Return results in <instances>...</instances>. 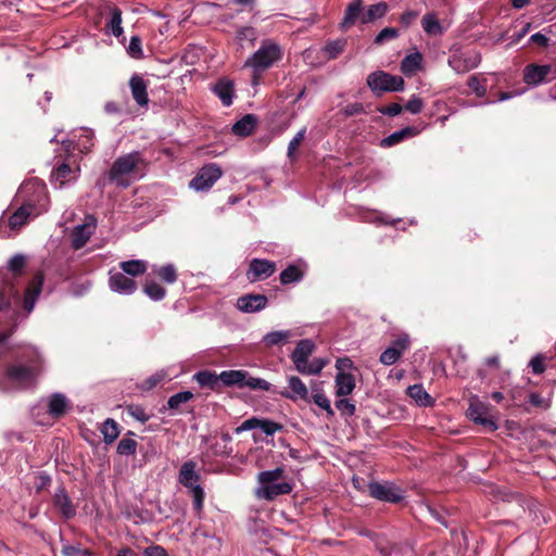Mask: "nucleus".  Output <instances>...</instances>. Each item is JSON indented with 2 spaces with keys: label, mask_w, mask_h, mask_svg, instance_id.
Returning <instances> with one entry per match:
<instances>
[{
  "label": "nucleus",
  "mask_w": 556,
  "mask_h": 556,
  "mask_svg": "<svg viewBox=\"0 0 556 556\" xmlns=\"http://www.w3.org/2000/svg\"><path fill=\"white\" fill-rule=\"evenodd\" d=\"M54 505L60 509L65 518H71L75 515V508L63 489H60L54 494Z\"/></svg>",
  "instance_id": "2f4dec72"
},
{
  "label": "nucleus",
  "mask_w": 556,
  "mask_h": 556,
  "mask_svg": "<svg viewBox=\"0 0 556 556\" xmlns=\"http://www.w3.org/2000/svg\"><path fill=\"white\" fill-rule=\"evenodd\" d=\"M346 46V40L337 39L329 41L324 48L323 51L328 56V59H336L339 54H341Z\"/></svg>",
  "instance_id": "a18cd8bd"
},
{
  "label": "nucleus",
  "mask_w": 556,
  "mask_h": 556,
  "mask_svg": "<svg viewBox=\"0 0 556 556\" xmlns=\"http://www.w3.org/2000/svg\"><path fill=\"white\" fill-rule=\"evenodd\" d=\"M389 10V7L386 2H378L376 4L370 5L366 13L362 15L361 23L368 24L378 18L383 17Z\"/></svg>",
  "instance_id": "473e14b6"
},
{
  "label": "nucleus",
  "mask_w": 556,
  "mask_h": 556,
  "mask_svg": "<svg viewBox=\"0 0 556 556\" xmlns=\"http://www.w3.org/2000/svg\"><path fill=\"white\" fill-rule=\"evenodd\" d=\"M315 350V343L309 339H304L298 342L294 351L291 354V359L295 369L302 375H318L328 361L326 358H314L308 362V357Z\"/></svg>",
  "instance_id": "423d86ee"
},
{
  "label": "nucleus",
  "mask_w": 556,
  "mask_h": 556,
  "mask_svg": "<svg viewBox=\"0 0 556 556\" xmlns=\"http://www.w3.org/2000/svg\"><path fill=\"white\" fill-rule=\"evenodd\" d=\"M97 228V218L93 215H86L84 222L72 230V247L79 250L88 242Z\"/></svg>",
  "instance_id": "4468645a"
},
{
  "label": "nucleus",
  "mask_w": 556,
  "mask_h": 556,
  "mask_svg": "<svg viewBox=\"0 0 556 556\" xmlns=\"http://www.w3.org/2000/svg\"><path fill=\"white\" fill-rule=\"evenodd\" d=\"M303 278L302 270L295 265H289L280 273V281L282 285L299 282Z\"/></svg>",
  "instance_id": "79ce46f5"
},
{
  "label": "nucleus",
  "mask_w": 556,
  "mask_h": 556,
  "mask_svg": "<svg viewBox=\"0 0 556 556\" xmlns=\"http://www.w3.org/2000/svg\"><path fill=\"white\" fill-rule=\"evenodd\" d=\"M42 369L43 359L39 351L34 346L25 348L0 378V391L14 392L33 387Z\"/></svg>",
  "instance_id": "f257e3e1"
},
{
  "label": "nucleus",
  "mask_w": 556,
  "mask_h": 556,
  "mask_svg": "<svg viewBox=\"0 0 556 556\" xmlns=\"http://www.w3.org/2000/svg\"><path fill=\"white\" fill-rule=\"evenodd\" d=\"M167 378V372L165 370H160L150 376L144 382L143 387L147 390L153 389L156 387L160 382L164 381Z\"/></svg>",
  "instance_id": "4d7b16f0"
},
{
  "label": "nucleus",
  "mask_w": 556,
  "mask_h": 556,
  "mask_svg": "<svg viewBox=\"0 0 556 556\" xmlns=\"http://www.w3.org/2000/svg\"><path fill=\"white\" fill-rule=\"evenodd\" d=\"M468 87L479 98H482L486 94L485 78L481 79L480 77L473 75L468 79Z\"/></svg>",
  "instance_id": "603ef678"
},
{
  "label": "nucleus",
  "mask_w": 556,
  "mask_h": 556,
  "mask_svg": "<svg viewBox=\"0 0 556 556\" xmlns=\"http://www.w3.org/2000/svg\"><path fill=\"white\" fill-rule=\"evenodd\" d=\"M291 336L292 333L290 330L270 331L263 337L262 341L266 346L270 348L286 343L291 338Z\"/></svg>",
  "instance_id": "c9c22d12"
},
{
  "label": "nucleus",
  "mask_w": 556,
  "mask_h": 556,
  "mask_svg": "<svg viewBox=\"0 0 556 556\" xmlns=\"http://www.w3.org/2000/svg\"><path fill=\"white\" fill-rule=\"evenodd\" d=\"M378 111L388 116H396L403 111V106L399 103H392L388 106H381Z\"/></svg>",
  "instance_id": "338daca9"
},
{
  "label": "nucleus",
  "mask_w": 556,
  "mask_h": 556,
  "mask_svg": "<svg viewBox=\"0 0 556 556\" xmlns=\"http://www.w3.org/2000/svg\"><path fill=\"white\" fill-rule=\"evenodd\" d=\"M267 298L263 294H245L237 300V308L242 313H257L267 305Z\"/></svg>",
  "instance_id": "a211bd4d"
},
{
  "label": "nucleus",
  "mask_w": 556,
  "mask_h": 556,
  "mask_svg": "<svg viewBox=\"0 0 556 556\" xmlns=\"http://www.w3.org/2000/svg\"><path fill=\"white\" fill-rule=\"evenodd\" d=\"M76 139V149L81 153H88L93 147L94 134L89 128H80L77 134L74 135Z\"/></svg>",
  "instance_id": "c85d7f7f"
},
{
  "label": "nucleus",
  "mask_w": 556,
  "mask_h": 556,
  "mask_svg": "<svg viewBox=\"0 0 556 556\" xmlns=\"http://www.w3.org/2000/svg\"><path fill=\"white\" fill-rule=\"evenodd\" d=\"M479 60L476 58L471 63L467 59L458 55H453L448 59V65L456 73H465L477 66Z\"/></svg>",
  "instance_id": "a19ab883"
},
{
  "label": "nucleus",
  "mask_w": 556,
  "mask_h": 556,
  "mask_svg": "<svg viewBox=\"0 0 556 556\" xmlns=\"http://www.w3.org/2000/svg\"><path fill=\"white\" fill-rule=\"evenodd\" d=\"M78 168L73 169L67 164L63 163L58 166L51 175V182L55 188H62L65 184L73 181L77 178Z\"/></svg>",
  "instance_id": "aec40b11"
},
{
  "label": "nucleus",
  "mask_w": 556,
  "mask_h": 556,
  "mask_svg": "<svg viewBox=\"0 0 556 556\" xmlns=\"http://www.w3.org/2000/svg\"><path fill=\"white\" fill-rule=\"evenodd\" d=\"M101 432L103 434V441L106 444L113 443L117 437L119 435L118 425L117 422L112 419L108 418L101 427Z\"/></svg>",
  "instance_id": "ea45409f"
},
{
  "label": "nucleus",
  "mask_w": 556,
  "mask_h": 556,
  "mask_svg": "<svg viewBox=\"0 0 556 556\" xmlns=\"http://www.w3.org/2000/svg\"><path fill=\"white\" fill-rule=\"evenodd\" d=\"M409 346V337L407 334L400 336L391 346L386 349L380 355V362L383 365L390 366L397 362L401 355Z\"/></svg>",
  "instance_id": "2eb2a0df"
},
{
  "label": "nucleus",
  "mask_w": 556,
  "mask_h": 556,
  "mask_svg": "<svg viewBox=\"0 0 556 556\" xmlns=\"http://www.w3.org/2000/svg\"><path fill=\"white\" fill-rule=\"evenodd\" d=\"M129 87L131 90V96L136 103L140 106H144L149 102L148 97V85L143 80L142 77L138 75H134L129 80Z\"/></svg>",
  "instance_id": "4be33fe9"
},
{
  "label": "nucleus",
  "mask_w": 556,
  "mask_h": 556,
  "mask_svg": "<svg viewBox=\"0 0 556 556\" xmlns=\"http://www.w3.org/2000/svg\"><path fill=\"white\" fill-rule=\"evenodd\" d=\"M245 378L244 388H249L250 390H270L271 384L265 379L252 377L248 371Z\"/></svg>",
  "instance_id": "3c124183"
},
{
  "label": "nucleus",
  "mask_w": 556,
  "mask_h": 556,
  "mask_svg": "<svg viewBox=\"0 0 556 556\" xmlns=\"http://www.w3.org/2000/svg\"><path fill=\"white\" fill-rule=\"evenodd\" d=\"M399 37V31L394 27H386L375 37V43L381 45L387 40L395 39Z\"/></svg>",
  "instance_id": "5fc2aeb1"
},
{
  "label": "nucleus",
  "mask_w": 556,
  "mask_h": 556,
  "mask_svg": "<svg viewBox=\"0 0 556 556\" xmlns=\"http://www.w3.org/2000/svg\"><path fill=\"white\" fill-rule=\"evenodd\" d=\"M17 197L23 200L22 205L36 217L48 210L46 185L37 178L25 181L20 187Z\"/></svg>",
  "instance_id": "39448f33"
},
{
  "label": "nucleus",
  "mask_w": 556,
  "mask_h": 556,
  "mask_svg": "<svg viewBox=\"0 0 556 556\" xmlns=\"http://www.w3.org/2000/svg\"><path fill=\"white\" fill-rule=\"evenodd\" d=\"M422 61V55L420 52H414L406 55L401 62V71L405 75H410L415 73Z\"/></svg>",
  "instance_id": "f704fd0d"
},
{
  "label": "nucleus",
  "mask_w": 556,
  "mask_h": 556,
  "mask_svg": "<svg viewBox=\"0 0 556 556\" xmlns=\"http://www.w3.org/2000/svg\"><path fill=\"white\" fill-rule=\"evenodd\" d=\"M153 273L157 275L164 282L169 285L177 280V271L173 264L153 267Z\"/></svg>",
  "instance_id": "37998d69"
},
{
  "label": "nucleus",
  "mask_w": 556,
  "mask_h": 556,
  "mask_svg": "<svg viewBox=\"0 0 556 556\" xmlns=\"http://www.w3.org/2000/svg\"><path fill=\"white\" fill-rule=\"evenodd\" d=\"M283 51L280 45L266 39L260 48L244 62V67L252 71V85L260 84L261 75L282 59Z\"/></svg>",
  "instance_id": "7ed1b4c3"
},
{
  "label": "nucleus",
  "mask_w": 556,
  "mask_h": 556,
  "mask_svg": "<svg viewBox=\"0 0 556 556\" xmlns=\"http://www.w3.org/2000/svg\"><path fill=\"white\" fill-rule=\"evenodd\" d=\"M419 134V130L416 127H405L403 129H400L397 131L392 132L388 137L383 138L381 140L380 146L383 148H389L392 146H395L403 141L404 139L415 137Z\"/></svg>",
  "instance_id": "bb28decb"
},
{
  "label": "nucleus",
  "mask_w": 556,
  "mask_h": 556,
  "mask_svg": "<svg viewBox=\"0 0 556 556\" xmlns=\"http://www.w3.org/2000/svg\"><path fill=\"white\" fill-rule=\"evenodd\" d=\"M292 489V484L286 479L285 469L277 467L257 475L255 496L260 500L274 501L279 495L289 494Z\"/></svg>",
  "instance_id": "20e7f679"
},
{
  "label": "nucleus",
  "mask_w": 556,
  "mask_h": 556,
  "mask_svg": "<svg viewBox=\"0 0 556 556\" xmlns=\"http://www.w3.org/2000/svg\"><path fill=\"white\" fill-rule=\"evenodd\" d=\"M194 379L201 387H206L212 390L215 389L218 381L220 380L219 376L212 374L210 371H206V370L197 372L194 375Z\"/></svg>",
  "instance_id": "c03bdc74"
},
{
  "label": "nucleus",
  "mask_w": 556,
  "mask_h": 556,
  "mask_svg": "<svg viewBox=\"0 0 556 556\" xmlns=\"http://www.w3.org/2000/svg\"><path fill=\"white\" fill-rule=\"evenodd\" d=\"M257 39V31L255 28L251 26L241 27L237 31V40L240 42L242 47H244V42L248 41L251 46L255 43Z\"/></svg>",
  "instance_id": "49530a36"
},
{
  "label": "nucleus",
  "mask_w": 556,
  "mask_h": 556,
  "mask_svg": "<svg viewBox=\"0 0 556 556\" xmlns=\"http://www.w3.org/2000/svg\"><path fill=\"white\" fill-rule=\"evenodd\" d=\"M143 291L153 301H160L164 299L166 294L165 288H163L162 286L154 281L147 282L143 288Z\"/></svg>",
  "instance_id": "de8ad7c7"
},
{
  "label": "nucleus",
  "mask_w": 556,
  "mask_h": 556,
  "mask_svg": "<svg viewBox=\"0 0 556 556\" xmlns=\"http://www.w3.org/2000/svg\"><path fill=\"white\" fill-rule=\"evenodd\" d=\"M544 357L541 354H536L533 356L529 362V367L531 368L532 372L535 375L543 374L545 371L544 366Z\"/></svg>",
  "instance_id": "e2e57ef3"
},
{
  "label": "nucleus",
  "mask_w": 556,
  "mask_h": 556,
  "mask_svg": "<svg viewBox=\"0 0 556 556\" xmlns=\"http://www.w3.org/2000/svg\"><path fill=\"white\" fill-rule=\"evenodd\" d=\"M43 279L45 277L41 273L36 274L31 283L26 289L24 296V307L28 314L34 309L36 301L41 293Z\"/></svg>",
  "instance_id": "6ab92c4d"
},
{
  "label": "nucleus",
  "mask_w": 556,
  "mask_h": 556,
  "mask_svg": "<svg viewBox=\"0 0 556 556\" xmlns=\"http://www.w3.org/2000/svg\"><path fill=\"white\" fill-rule=\"evenodd\" d=\"M266 435H273L281 430L282 426L278 422L268 419H260L258 427Z\"/></svg>",
  "instance_id": "6e6d98bb"
},
{
  "label": "nucleus",
  "mask_w": 556,
  "mask_h": 556,
  "mask_svg": "<svg viewBox=\"0 0 556 556\" xmlns=\"http://www.w3.org/2000/svg\"><path fill=\"white\" fill-rule=\"evenodd\" d=\"M213 91L225 106L231 105L235 96L233 83L231 80L226 78L219 79L213 87Z\"/></svg>",
  "instance_id": "a878e982"
},
{
  "label": "nucleus",
  "mask_w": 556,
  "mask_h": 556,
  "mask_svg": "<svg viewBox=\"0 0 556 556\" xmlns=\"http://www.w3.org/2000/svg\"><path fill=\"white\" fill-rule=\"evenodd\" d=\"M178 480L184 486L191 491L193 507L200 513L203 508L204 491L199 484L200 475L197 471V464L192 460L184 463L179 470Z\"/></svg>",
  "instance_id": "6e6552de"
},
{
  "label": "nucleus",
  "mask_w": 556,
  "mask_h": 556,
  "mask_svg": "<svg viewBox=\"0 0 556 556\" xmlns=\"http://www.w3.org/2000/svg\"><path fill=\"white\" fill-rule=\"evenodd\" d=\"M529 402L539 408L547 409L551 405L549 401L542 397L539 393H531L529 395Z\"/></svg>",
  "instance_id": "69168bd1"
},
{
  "label": "nucleus",
  "mask_w": 556,
  "mask_h": 556,
  "mask_svg": "<svg viewBox=\"0 0 556 556\" xmlns=\"http://www.w3.org/2000/svg\"><path fill=\"white\" fill-rule=\"evenodd\" d=\"M405 109L412 114H418L424 109V101L421 100V98L414 94L406 103Z\"/></svg>",
  "instance_id": "680f3d73"
},
{
  "label": "nucleus",
  "mask_w": 556,
  "mask_h": 556,
  "mask_svg": "<svg viewBox=\"0 0 556 556\" xmlns=\"http://www.w3.org/2000/svg\"><path fill=\"white\" fill-rule=\"evenodd\" d=\"M551 70L549 65H528L525 68L523 79L528 85L536 86L545 79Z\"/></svg>",
  "instance_id": "b1692460"
},
{
  "label": "nucleus",
  "mask_w": 556,
  "mask_h": 556,
  "mask_svg": "<svg viewBox=\"0 0 556 556\" xmlns=\"http://www.w3.org/2000/svg\"><path fill=\"white\" fill-rule=\"evenodd\" d=\"M260 419L256 417L249 418L244 420L239 427L235 429L237 434H240L243 431L256 429L258 427Z\"/></svg>",
  "instance_id": "0e129e2a"
},
{
  "label": "nucleus",
  "mask_w": 556,
  "mask_h": 556,
  "mask_svg": "<svg viewBox=\"0 0 556 556\" xmlns=\"http://www.w3.org/2000/svg\"><path fill=\"white\" fill-rule=\"evenodd\" d=\"M367 85L375 94L379 96L383 92L402 91L405 84L401 76L377 71L367 77Z\"/></svg>",
  "instance_id": "1a4fd4ad"
},
{
  "label": "nucleus",
  "mask_w": 556,
  "mask_h": 556,
  "mask_svg": "<svg viewBox=\"0 0 556 556\" xmlns=\"http://www.w3.org/2000/svg\"><path fill=\"white\" fill-rule=\"evenodd\" d=\"M336 395L345 396L353 392L355 379L351 374L338 372L336 376Z\"/></svg>",
  "instance_id": "cd10ccee"
},
{
  "label": "nucleus",
  "mask_w": 556,
  "mask_h": 556,
  "mask_svg": "<svg viewBox=\"0 0 556 556\" xmlns=\"http://www.w3.org/2000/svg\"><path fill=\"white\" fill-rule=\"evenodd\" d=\"M26 207L21 205L11 216L8 218L2 215L0 217V237L11 238L18 233L21 229L28 223L29 219L35 218Z\"/></svg>",
  "instance_id": "9d476101"
},
{
  "label": "nucleus",
  "mask_w": 556,
  "mask_h": 556,
  "mask_svg": "<svg viewBox=\"0 0 556 556\" xmlns=\"http://www.w3.org/2000/svg\"><path fill=\"white\" fill-rule=\"evenodd\" d=\"M489 405L481 402L477 396H472L467 409V416L475 422L485 427L490 431H495L497 426L494 420L489 418Z\"/></svg>",
  "instance_id": "f8f14e48"
},
{
  "label": "nucleus",
  "mask_w": 556,
  "mask_h": 556,
  "mask_svg": "<svg viewBox=\"0 0 556 556\" xmlns=\"http://www.w3.org/2000/svg\"><path fill=\"white\" fill-rule=\"evenodd\" d=\"M25 264L23 255H14L8 263V267L0 270V309L10 305L12 296L17 294L14 282L18 278Z\"/></svg>",
  "instance_id": "0eeeda50"
},
{
  "label": "nucleus",
  "mask_w": 556,
  "mask_h": 556,
  "mask_svg": "<svg viewBox=\"0 0 556 556\" xmlns=\"http://www.w3.org/2000/svg\"><path fill=\"white\" fill-rule=\"evenodd\" d=\"M222 168L214 163L204 165L190 180L189 187L195 191H207L222 177Z\"/></svg>",
  "instance_id": "9b49d317"
},
{
  "label": "nucleus",
  "mask_w": 556,
  "mask_h": 556,
  "mask_svg": "<svg viewBox=\"0 0 556 556\" xmlns=\"http://www.w3.org/2000/svg\"><path fill=\"white\" fill-rule=\"evenodd\" d=\"M407 394L419 405L429 406L431 405V397L426 392L421 384H414L408 387Z\"/></svg>",
  "instance_id": "4c0bfd02"
},
{
  "label": "nucleus",
  "mask_w": 556,
  "mask_h": 556,
  "mask_svg": "<svg viewBox=\"0 0 556 556\" xmlns=\"http://www.w3.org/2000/svg\"><path fill=\"white\" fill-rule=\"evenodd\" d=\"M109 287L113 292L123 295H130L137 289L134 279L121 271H110Z\"/></svg>",
  "instance_id": "dca6fc26"
},
{
  "label": "nucleus",
  "mask_w": 556,
  "mask_h": 556,
  "mask_svg": "<svg viewBox=\"0 0 556 556\" xmlns=\"http://www.w3.org/2000/svg\"><path fill=\"white\" fill-rule=\"evenodd\" d=\"M421 27L429 36H441L444 33V27L434 13L424 15L421 18Z\"/></svg>",
  "instance_id": "c756f323"
},
{
  "label": "nucleus",
  "mask_w": 556,
  "mask_h": 556,
  "mask_svg": "<svg viewBox=\"0 0 556 556\" xmlns=\"http://www.w3.org/2000/svg\"><path fill=\"white\" fill-rule=\"evenodd\" d=\"M106 29L115 37L123 35L124 29L122 27V11L118 8L111 9V18L106 23Z\"/></svg>",
  "instance_id": "58836bf2"
},
{
  "label": "nucleus",
  "mask_w": 556,
  "mask_h": 556,
  "mask_svg": "<svg viewBox=\"0 0 556 556\" xmlns=\"http://www.w3.org/2000/svg\"><path fill=\"white\" fill-rule=\"evenodd\" d=\"M146 162L138 151L118 156L106 173L110 182L119 188H127L143 176Z\"/></svg>",
  "instance_id": "f03ea898"
},
{
  "label": "nucleus",
  "mask_w": 556,
  "mask_h": 556,
  "mask_svg": "<svg viewBox=\"0 0 556 556\" xmlns=\"http://www.w3.org/2000/svg\"><path fill=\"white\" fill-rule=\"evenodd\" d=\"M369 494L383 502L399 503L403 500V490L393 483L371 482L368 485Z\"/></svg>",
  "instance_id": "ddd939ff"
},
{
  "label": "nucleus",
  "mask_w": 556,
  "mask_h": 556,
  "mask_svg": "<svg viewBox=\"0 0 556 556\" xmlns=\"http://www.w3.org/2000/svg\"><path fill=\"white\" fill-rule=\"evenodd\" d=\"M418 15H419V13L417 11H414V10L405 11L401 15L400 22L402 23V25L404 27H409L416 21Z\"/></svg>",
  "instance_id": "774afa93"
},
{
  "label": "nucleus",
  "mask_w": 556,
  "mask_h": 556,
  "mask_svg": "<svg viewBox=\"0 0 556 556\" xmlns=\"http://www.w3.org/2000/svg\"><path fill=\"white\" fill-rule=\"evenodd\" d=\"M123 273L132 277L142 275L148 269V263L143 260H130L119 264Z\"/></svg>",
  "instance_id": "72a5a7b5"
},
{
  "label": "nucleus",
  "mask_w": 556,
  "mask_h": 556,
  "mask_svg": "<svg viewBox=\"0 0 556 556\" xmlns=\"http://www.w3.org/2000/svg\"><path fill=\"white\" fill-rule=\"evenodd\" d=\"M363 2L362 0H354L351 2L344 12L343 18L340 23V27L343 30L349 29L352 27L356 21H361V17L363 15Z\"/></svg>",
  "instance_id": "5701e85b"
},
{
  "label": "nucleus",
  "mask_w": 556,
  "mask_h": 556,
  "mask_svg": "<svg viewBox=\"0 0 556 556\" xmlns=\"http://www.w3.org/2000/svg\"><path fill=\"white\" fill-rule=\"evenodd\" d=\"M193 397L192 392L181 391L172 395L167 401V406L170 409H177L181 404L189 402Z\"/></svg>",
  "instance_id": "8fccbe9b"
},
{
  "label": "nucleus",
  "mask_w": 556,
  "mask_h": 556,
  "mask_svg": "<svg viewBox=\"0 0 556 556\" xmlns=\"http://www.w3.org/2000/svg\"><path fill=\"white\" fill-rule=\"evenodd\" d=\"M313 401L316 405L327 412L328 415H333V409L331 408V404L329 399L319 390H314Z\"/></svg>",
  "instance_id": "864d4df0"
},
{
  "label": "nucleus",
  "mask_w": 556,
  "mask_h": 556,
  "mask_svg": "<svg viewBox=\"0 0 556 556\" xmlns=\"http://www.w3.org/2000/svg\"><path fill=\"white\" fill-rule=\"evenodd\" d=\"M337 409L345 416H352L355 413V405L346 399H340L336 402Z\"/></svg>",
  "instance_id": "bf43d9fd"
},
{
  "label": "nucleus",
  "mask_w": 556,
  "mask_h": 556,
  "mask_svg": "<svg viewBox=\"0 0 556 556\" xmlns=\"http://www.w3.org/2000/svg\"><path fill=\"white\" fill-rule=\"evenodd\" d=\"M276 270L274 262L261 258H254L250 263L248 278L251 281L263 280L271 276Z\"/></svg>",
  "instance_id": "f3484780"
},
{
  "label": "nucleus",
  "mask_w": 556,
  "mask_h": 556,
  "mask_svg": "<svg viewBox=\"0 0 556 556\" xmlns=\"http://www.w3.org/2000/svg\"><path fill=\"white\" fill-rule=\"evenodd\" d=\"M127 51L131 58L140 59L142 56L141 40L139 37L132 36L130 38Z\"/></svg>",
  "instance_id": "13d9d810"
},
{
  "label": "nucleus",
  "mask_w": 556,
  "mask_h": 556,
  "mask_svg": "<svg viewBox=\"0 0 556 556\" xmlns=\"http://www.w3.org/2000/svg\"><path fill=\"white\" fill-rule=\"evenodd\" d=\"M288 387L290 392L281 393L285 397L291 399L293 401L307 400L308 399V390L304 382L296 376H290L288 378Z\"/></svg>",
  "instance_id": "393cba45"
},
{
  "label": "nucleus",
  "mask_w": 556,
  "mask_h": 556,
  "mask_svg": "<svg viewBox=\"0 0 556 556\" xmlns=\"http://www.w3.org/2000/svg\"><path fill=\"white\" fill-rule=\"evenodd\" d=\"M136 450H137V442H136V440H134L129 437L123 438L118 442L117 447H116L117 453L123 456L134 455L136 453Z\"/></svg>",
  "instance_id": "09e8293b"
},
{
  "label": "nucleus",
  "mask_w": 556,
  "mask_h": 556,
  "mask_svg": "<svg viewBox=\"0 0 556 556\" xmlns=\"http://www.w3.org/2000/svg\"><path fill=\"white\" fill-rule=\"evenodd\" d=\"M47 407L49 415L54 418H59L70 408V401L62 393H53L47 400Z\"/></svg>",
  "instance_id": "412c9836"
},
{
  "label": "nucleus",
  "mask_w": 556,
  "mask_h": 556,
  "mask_svg": "<svg viewBox=\"0 0 556 556\" xmlns=\"http://www.w3.org/2000/svg\"><path fill=\"white\" fill-rule=\"evenodd\" d=\"M245 376V370H224L219 374V379L225 386L244 388Z\"/></svg>",
  "instance_id": "7c9ffc66"
},
{
  "label": "nucleus",
  "mask_w": 556,
  "mask_h": 556,
  "mask_svg": "<svg viewBox=\"0 0 556 556\" xmlns=\"http://www.w3.org/2000/svg\"><path fill=\"white\" fill-rule=\"evenodd\" d=\"M305 134H306V128L303 127L302 129H300L296 135L291 139V141L289 142V146H288V156L289 157H293L300 142L304 139L305 137Z\"/></svg>",
  "instance_id": "052dcab7"
},
{
  "label": "nucleus",
  "mask_w": 556,
  "mask_h": 556,
  "mask_svg": "<svg viewBox=\"0 0 556 556\" xmlns=\"http://www.w3.org/2000/svg\"><path fill=\"white\" fill-rule=\"evenodd\" d=\"M255 126V119L252 115H245L241 119H239L237 123L232 126V132L245 137L249 136Z\"/></svg>",
  "instance_id": "e433bc0d"
}]
</instances>
